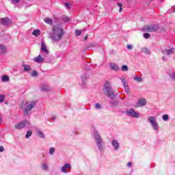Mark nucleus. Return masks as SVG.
<instances>
[{
  "instance_id": "473e14b6",
  "label": "nucleus",
  "mask_w": 175,
  "mask_h": 175,
  "mask_svg": "<svg viewBox=\"0 0 175 175\" xmlns=\"http://www.w3.org/2000/svg\"><path fill=\"white\" fill-rule=\"evenodd\" d=\"M122 70L123 72H128V66H126V65H123V66H122Z\"/></svg>"
},
{
  "instance_id": "c03bdc74",
  "label": "nucleus",
  "mask_w": 175,
  "mask_h": 175,
  "mask_svg": "<svg viewBox=\"0 0 175 175\" xmlns=\"http://www.w3.org/2000/svg\"><path fill=\"white\" fill-rule=\"evenodd\" d=\"M18 3V2H20V0H12V3Z\"/></svg>"
},
{
  "instance_id": "c85d7f7f",
  "label": "nucleus",
  "mask_w": 175,
  "mask_h": 175,
  "mask_svg": "<svg viewBox=\"0 0 175 175\" xmlns=\"http://www.w3.org/2000/svg\"><path fill=\"white\" fill-rule=\"evenodd\" d=\"M169 77H170V79H172V80H174V81H175V72H170Z\"/></svg>"
},
{
  "instance_id": "4468645a",
  "label": "nucleus",
  "mask_w": 175,
  "mask_h": 175,
  "mask_svg": "<svg viewBox=\"0 0 175 175\" xmlns=\"http://www.w3.org/2000/svg\"><path fill=\"white\" fill-rule=\"evenodd\" d=\"M72 167L70 166V164L69 163H65L63 167H62V172L63 173H68V171L66 170V169H70Z\"/></svg>"
},
{
  "instance_id": "c756f323",
  "label": "nucleus",
  "mask_w": 175,
  "mask_h": 175,
  "mask_svg": "<svg viewBox=\"0 0 175 175\" xmlns=\"http://www.w3.org/2000/svg\"><path fill=\"white\" fill-rule=\"evenodd\" d=\"M31 136H32V131H27L25 135L26 139L31 137Z\"/></svg>"
},
{
  "instance_id": "a18cd8bd",
  "label": "nucleus",
  "mask_w": 175,
  "mask_h": 175,
  "mask_svg": "<svg viewBox=\"0 0 175 175\" xmlns=\"http://www.w3.org/2000/svg\"><path fill=\"white\" fill-rule=\"evenodd\" d=\"M5 151V148H3V146H0V152H3Z\"/></svg>"
},
{
  "instance_id": "bb28decb",
  "label": "nucleus",
  "mask_w": 175,
  "mask_h": 175,
  "mask_svg": "<svg viewBox=\"0 0 175 175\" xmlns=\"http://www.w3.org/2000/svg\"><path fill=\"white\" fill-rule=\"evenodd\" d=\"M33 35H34V36H39V35H40V30H33Z\"/></svg>"
},
{
  "instance_id": "e433bc0d",
  "label": "nucleus",
  "mask_w": 175,
  "mask_h": 175,
  "mask_svg": "<svg viewBox=\"0 0 175 175\" xmlns=\"http://www.w3.org/2000/svg\"><path fill=\"white\" fill-rule=\"evenodd\" d=\"M42 170H47V169H49V166L46 165V163H42Z\"/></svg>"
},
{
  "instance_id": "ddd939ff",
  "label": "nucleus",
  "mask_w": 175,
  "mask_h": 175,
  "mask_svg": "<svg viewBox=\"0 0 175 175\" xmlns=\"http://www.w3.org/2000/svg\"><path fill=\"white\" fill-rule=\"evenodd\" d=\"M175 51L174 48H171L170 49H165L163 51V53L166 54V55H172V54H174Z\"/></svg>"
},
{
  "instance_id": "49530a36",
  "label": "nucleus",
  "mask_w": 175,
  "mask_h": 175,
  "mask_svg": "<svg viewBox=\"0 0 175 175\" xmlns=\"http://www.w3.org/2000/svg\"><path fill=\"white\" fill-rule=\"evenodd\" d=\"M133 46L132 45H127V49H129V50H132V49H133Z\"/></svg>"
},
{
  "instance_id": "b1692460",
  "label": "nucleus",
  "mask_w": 175,
  "mask_h": 175,
  "mask_svg": "<svg viewBox=\"0 0 175 175\" xmlns=\"http://www.w3.org/2000/svg\"><path fill=\"white\" fill-rule=\"evenodd\" d=\"M134 80L135 81H137V83H142V81H143V78H142L140 77L135 76L134 77Z\"/></svg>"
},
{
  "instance_id": "72a5a7b5",
  "label": "nucleus",
  "mask_w": 175,
  "mask_h": 175,
  "mask_svg": "<svg viewBox=\"0 0 175 175\" xmlns=\"http://www.w3.org/2000/svg\"><path fill=\"white\" fill-rule=\"evenodd\" d=\"M163 121H168L169 120V115L165 114L163 116Z\"/></svg>"
},
{
  "instance_id": "423d86ee",
  "label": "nucleus",
  "mask_w": 175,
  "mask_h": 175,
  "mask_svg": "<svg viewBox=\"0 0 175 175\" xmlns=\"http://www.w3.org/2000/svg\"><path fill=\"white\" fill-rule=\"evenodd\" d=\"M33 61L37 64H43L44 62L50 64L51 62V59H46V58H44L42 55H38L37 57L33 58Z\"/></svg>"
},
{
  "instance_id": "2f4dec72",
  "label": "nucleus",
  "mask_w": 175,
  "mask_h": 175,
  "mask_svg": "<svg viewBox=\"0 0 175 175\" xmlns=\"http://www.w3.org/2000/svg\"><path fill=\"white\" fill-rule=\"evenodd\" d=\"M55 152V148H51L49 149V154H50V155H53Z\"/></svg>"
},
{
  "instance_id": "9b49d317",
  "label": "nucleus",
  "mask_w": 175,
  "mask_h": 175,
  "mask_svg": "<svg viewBox=\"0 0 175 175\" xmlns=\"http://www.w3.org/2000/svg\"><path fill=\"white\" fill-rule=\"evenodd\" d=\"M11 23L12 21L8 17L0 18V24H1V25H9V24Z\"/></svg>"
},
{
  "instance_id": "2eb2a0df",
  "label": "nucleus",
  "mask_w": 175,
  "mask_h": 175,
  "mask_svg": "<svg viewBox=\"0 0 175 175\" xmlns=\"http://www.w3.org/2000/svg\"><path fill=\"white\" fill-rule=\"evenodd\" d=\"M109 66L112 70H115V71L120 70V66H118V65L116 64L111 63Z\"/></svg>"
},
{
  "instance_id": "37998d69",
  "label": "nucleus",
  "mask_w": 175,
  "mask_h": 175,
  "mask_svg": "<svg viewBox=\"0 0 175 175\" xmlns=\"http://www.w3.org/2000/svg\"><path fill=\"white\" fill-rule=\"evenodd\" d=\"M125 88V91L126 92V94H129V92H131V90L129 89V88L127 86Z\"/></svg>"
},
{
  "instance_id": "7ed1b4c3",
  "label": "nucleus",
  "mask_w": 175,
  "mask_h": 175,
  "mask_svg": "<svg viewBox=\"0 0 175 175\" xmlns=\"http://www.w3.org/2000/svg\"><path fill=\"white\" fill-rule=\"evenodd\" d=\"M103 90L104 94L106 95L108 98H111V99L116 98L114 91H113V89L111 88V84H110L109 82H106L104 84Z\"/></svg>"
},
{
  "instance_id": "09e8293b",
  "label": "nucleus",
  "mask_w": 175,
  "mask_h": 175,
  "mask_svg": "<svg viewBox=\"0 0 175 175\" xmlns=\"http://www.w3.org/2000/svg\"><path fill=\"white\" fill-rule=\"evenodd\" d=\"M88 38V36H85V37H84V40H87V39Z\"/></svg>"
},
{
  "instance_id": "f8f14e48",
  "label": "nucleus",
  "mask_w": 175,
  "mask_h": 175,
  "mask_svg": "<svg viewBox=\"0 0 175 175\" xmlns=\"http://www.w3.org/2000/svg\"><path fill=\"white\" fill-rule=\"evenodd\" d=\"M147 105V101L146 100V98H139L137 103L138 107H142L143 106H146Z\"/></svg>"
},
{
  "instance_id": "f257e3e1",
  "label": "nucleus",
  "mask_w": 175,
  "mask_h": 175,
  "mask_svg": "<svg viewBox=\"0 0 175 175\" xmlns=\"http://www.w3.org/2000/svg\"><path fill=\"white\" fill-rule=\"evenodd\" d=\"M65 35L64 27L59 25H56L52 29V32L49 33V38L53 42H59Z\"/></svg>"
},
{
  "instance_id": "79ce46f5",
  "label": "nucleus",
  "mask_w": 175,
  "mask_h": 175,
  "mask_svg": "<svg viewBox=\"0 0 175 175\" xmlns=\"http://www.w3.org/2000/svg\"><path fill=\"white\" fill-rule=\"evenodd\" d=\"M63 20H64V21H65V22H68V21H69L70 19L69 18V17L64 16V17L63 18Z\"/></svg>"
},
{
  "instance_id": "412c9836",
  "label": "nucleus",
  "mask_w": 175,
  "mask_h": 175,
  "mask_svg": "<svg viewBox=\"0 0 175 175\" xmlns=\"http://www.w3.org/2000/svg\"><path fill=\"white\" fill-rule=\"evenodd\" d=\"M0 50L1 51V54H5L6 53V46L4 44H0Z\"/></svg>"
},
{
  "instance_id": "58836bf2",
  "label": "nucleus",
  "mask_w": 175,
  "mask_h": 175,
  "mask_svg": "<svg viewBox=\"0 0 175 175\" xmlns=\"http://www.w3.org/2000/svg\"><path fill=\"white\" fill-rule=\"evenodd\" d=\"M150 35L148 33L144 34V38H145V39H150Z\"/></svg>"
},
{
  "instance_id": "f704fd0d",
  "label": "nucleus",
  "mask_w": 175,
  "mask_h": 175,
  "mask_svg": "<svg viewBox=\"0 0 175 175\" xmlns=\"http://www.w3.org/2000/svg\"><path fill=\"white\" fill-rule=\"evenodd\" d=\"M95 109H97V110H100V109H102V105L99 103H96L95 105Z\"/></svg>"
},
{
  "instance_id": "a878e982",
  "label": "nucleus",
  "mask_w": 175,
  "mask_h": 175,
  "mask_svg": "<svg viewBox=\"0 0 175 175\" xmlns=\"http://www.w3.org/2000/svg\"><path fill=\"white\" fill-rule=\"evenodd\" d=\"M120 79L122 80V83L124 87V88L128 87V85L126 84V81H125V77H122L120 78Z\"/></svg>"
},
{
  "instance_id": "de8ad7c7",
  "label": "nucleus",
  "mask_w": 175,
  "mask_h": 175,
  "mask_svg": "<svg viewBox=\"0 0 175 175\" xmlns=\"http://www.w3.org/2000/svg\"><path fill=\"white\" fill-rule=\"evenodd\" d=\"M127 166H128V167H131L132 166V163L131 162H129L127 163Z\"/></svg>"
},
{
  "instance_id": "f3484780",
  "label": "nucleus",
  "mask_w": 175,
  "mask_h": 175,
  "mask_svg": "<svg viewBox=\"0 0 175 175\" xmlns=\"http://www.w3.org/2000/svg\"><path fill=\"white\" fill-rule=\"evenodd\" d=\"M113 147H114V150H117L120 148V144L118 142L117 140H113L111 142Z\"/></svg>"
},
{
  "instance_id": "4c0bfd02",
  "label": "nucleus",
  "mask_w": 175,
  "mask_h": 175,
  "mask_svg": "<svg viewBox=\"0 0 175 175\" xmlns=\"http://www.w3.org/2000/svg\"><path fill=\"white\" fill-rule=\"evenodd\" d=\"M118 6H119V12L121 13L122 12V4L121 3H118Z\"/></svg>"
},
{
  "instance_id": "aec40b11",
  "label": "nucleus",
  "mask_w": 175,
  "mask_h": 175,
  "mask_svg": "<svg viewBox=\"0 0 175 175\" xmlns=\"http://www.w3.org/2000/svg\"><path fill=\"white\" fill-rule=\"evenodd\" d=\"M44 23H46V24H49V25H53V19L50 18H46L44 19Z\"/></svg>"
},
{
  "instance_id": "4be33fe9",
  "label": "nucleus",
  "mask_w": 175,
  "mask_h": 175,
  "mask_svg": "<svg viewBox=\"0 0 175 175\" xmlns=\"http://www.w3.org/2000/svg\"><path fill=\"white\" fill-rule=\"evenodd\" d=\"M37 135L38 137H41V139H44V134L40 130L37 131Z\"/></svg>"
},
{
  "instance_id": "ea45409f",
  "label": "nucleus",
  "mask_w": 175,
  "mask_h": 175,
  "mask_svg": "<svg viewBox=\"0 0 175 175\" xmlns=\"http://www.w3.org/2000/svg\"><path fill=\"white\" fill-rule=\"evenodd\" d=\"M75 33L77 36H80L81 35V30H75Z\"/></svg>"
},
{
  "instance_id": "3c124183",
  "label": "nucleus",
  "mask_w": 175,
  "mask_h": 175,
  "mask_svg": "<svg viewBox=\"0 0 175 175\" xmlns=\"http://www.w3.org/2000/svg\"><path fill=\"white\" fill-rule=\"evenodd\" d=\"M52 120H55V116H53Z\"/></svg>"
},
{
  "instance_id": "f03ea898",
  "label": "nucleus",
  "mask_w": 175,
  "mask_h": 175,
  "mask_svg": "<svg viewBox=\"0 0 175 175\" xmlns=\"http://www.w3.org/2000/svg\"><path fill=\"white\" fill-rule=\"evenodd\" d=\"M36 100L32 101H23L21 103V109L23 110L24 116H29L31 110L36 107Z\"/></svg>"
},
{
  "instance_id": "a211bd4d",
  "label": "nucleus",
  "mask_w": 175,
  "mask_h": 175,
  "mask_svg": "<svg viewBox=\"0 0 175 175\" xmlns=\"http://www.w3.org/2000/svg\"><path fill=\"white\" fill-rule=\"evenodd\" d=\"M41 91H42V92H47L50 91V87H49L47 85H44L41 88Z\"/></svg>"
},
{
  "instance_id": "39448f33",
  "label": "nucleus",
  "mask_w": 175,
  "mask_h": 175,
  "mask_svg": "<svg viewBox=\"0 0 175 175\" xmlns=\"http://www.w3.org/2000/svg\"><path fill=\"white\" fill-rule=\"evenodd\" d=\"M148 120L154 131L158 132L159 131V125L157 122V118L155 116H150Z\"/></svg>"
},
{
  "instance_id": "393cba45",
  "label": "nucleus",
  "mask_w": 175,
  "mask_h": 175,
  "mask_svg": "<svg viewBox=\"0 0 175 175\" xmlns=\"http://www.w3.org/2000/svg\"><path fill=\"white\" fill-rule=\"evenodd\" d=\"M1 81L3 82H6V81H9V77H8V75H3L2 78H1Z\"/></svg>"
},
{
  "instance_id": "5701e85b",
  "label": "nucleus",
  "mask_w": 175,
  "mask_h": 175,
  "mask_svg": "<svg viewBox=\"0 0 175 175\" xmlns=\"http://www.w3.org/2000/svg\"><path fill=\"white\" fill-rule=\"evenodd\" d=\"M109 103L112 105V106H117L118 105V101L116 100L111 99L109 100Z\"/></svg>"
},
{
  "instance_id": "6ab92c4d",
  "label": "nucleus",
  "mask_w": 175,
  "mask_h": 175,
  "mask_svg": "<svg viewBox=\"0 0 175 175\" xmlns=\"http://www.w3.org/2000/svg\"><path fill=\"white\" fill-rule=\"evenodd\" d=\"M81 79L83 84H85L87 83V79H89V77L87 74H83Z\"/></svg>"
},
{
  "instance_id": "c9c22d12",
  "label": "nucleus",
  "mask_w": 175,
  "mask_h": 175,
  "mask_svg": "<svg viewBox=\"0 0 175 175\" xmlns=\"http://www.w3.org/2000/svg\"><path fill=\"white\" fill-rule=\"evenodd\" d=\"M5 100V95L1 94L0 95V103H2Z\"/></svg>"
},
{
  "instance_id": "7c9ffc66",
  "label": "nucleus",
  "mask_w": 175,
  "mask_h": 175,
  "mask_svg": "<svg viewBox=\"0 0 175 175\" xmlns=\"http://www.w3.org/2000/svg\"><path fill=\"white\" fill-rule=\"evenodd\" d=\"M31 77H38V72H36V70H33L31 73Z\"/></svg>"
},
{
  "instance_id": "1a4fd4ad",
  "label": "nucleus",
  "mask_w": 175,
  "mask_h": 175,
  "mask_svg": "<svg viewBox=\"0 0 175 175\" xmlns=\"http://www.w3.org/2000/svg\"><path fill=\"white\" fill-rule=\"evenodd\" d=\"M126 116L129 117H132L133 118H139L140 117V113L136 112L133 109H131L126 111Z\"/></svg>"
},
{
  "instance_id": "8fccbe9b",
  "label": "nucleus",
  "mask_w": 175,
  "mask_h": 175,
  "mask_svg": "<svg viewBox=\"0 0 175 175\" xmlns=\"http://www.w3.org/2000/svg\"><path fill=\"white\" fill-rule=\"evenodd\" d=\"M163 60L166 61V58L165 57H163Z\"/></svg>"
},
{
  "instance_id": "cd10ccee",
  "label": "nucleus",
  "mask_w": 175,
  "mask_h": 175,
  "mask_svg": "<svg viewBox=\"0 0 175 175\" xmlns=\"http://www.w3.org/2000/svg\"><path fill=\"white\" fill-rule=\"evenodd\" d=\"M142 53H144V54H150V50L147 48H142Z\"/></svg>"
},
{
  "instance_id": "0eeeda50",
  "label": "nucleus",
  "mask_w": 175,
  "mask_h": 175,
  "mask_svg": "<svg viewBox=\"0 0 175 175\" xmlns=\"http://www.w3.org/2000/svg\"><path fill=\"white\" fill-rule=\"evenodd\" d=\"M159 29L158 25H152L149 26H145L143 29L144 32H157Z\"/></svg>"
},
{
  "instance_id": "a19ab883",
  "label": "nucleus",
  "mask_w": 175,
  "mask_h": 175,
  "mask_svg": "<svg viewBox=\"0 0 175 175\" xmlns=\"http://www.w3.org/2000/svg\"><path fill=\"white\" fill-rule=\"evenodd\" d=\"M64 5H65V6L67 9H70V8H72V4H69L68 3H66Z\"/></svg>"
},
{
  "instance_id": "6e6552de",
  "label": "nucleus",
  "mask_w": 175,
  "mask_h": 175,
  "mask_svg": "<svg viewBox=\"0 0 175 175\" xmlns=\"http://www.w3.org/2000/svg\"><path fill=\"white\" fill-rule=\"evenodd\" d=\"M31 125V123L28 122V120H24L23 122H21L16 124L14 125L15 129H23V128H25V126H29Z\"/></svg>"
},
{
  "instance_id": "20e7f679",
  "label": "nucleus",
  "mask_w": 175,
  "mask_h": 175,
  "mask_svg": "<svg viewBox=\"0 0 175 175\" xmlns=\"http://www.w3.org/2000/svg\"><path fill=\"white\" fill-rule=\"evenodd\" d=\"M94 139L96 142V144L99 150V151H105V142H103V139H102V137L98 133H94Z\"/></svg>"
},
{
  "instance_id": "dca6fc26",
  "label": "nucleus",
  "mask_w": 175,
  "mask_h": 175,
  "mask_svg": "<svg viewBox=\"0 0 175 175\" xmlns=\"http://www.w3.org/2000/svg\"><path fill=\"white\" fill-rule=\"evenodd\" d=\"M22 68H23V72H30V70H32V68H31V66L28 64H22Z\"/></svg>"
},
{
  "instance_id": "603ef678",
  "label": "nucleus",
  "mask_w": 175,
  "mask_h": 175,
  "mask_svg": "<svg viewBox=\"0 0 175 175\" xmlns=\"http://www.w3.org/2000/svg\"><path fill=\"white\" fill-rule=\"evenodd\" d=\"M173 11L175 12V7L174 8Z\"/></svg>"
},
{
  "instance_id": "9d476101",
  "label": "nucleus",
  "mask_w": 175,
  "mask_h": 175,
  "mask_svg": "<svg viewBox=\"0 0 175 175\" xmlns=\"http://www.w3.org/2000/svg\"><path fill=\"white\" fill-rule=\"evenodd\" d=\"M41 53H43L42 54L44 58H46L47 55L49 54V51L47 49V46H46V43L44 41H42L41 42Z\"/></svg>"
}]
</instances>
